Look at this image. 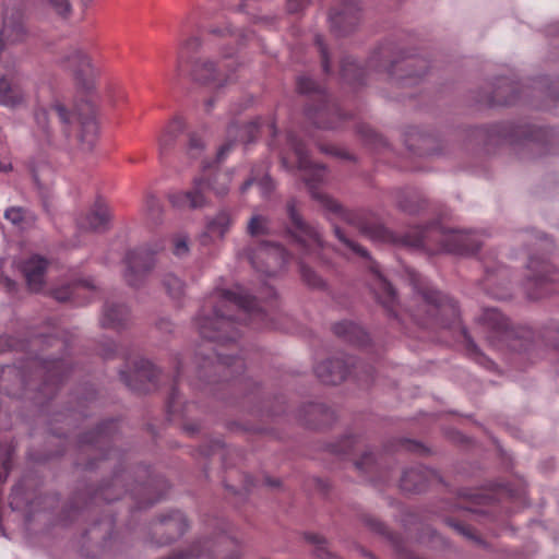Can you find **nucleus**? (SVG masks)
Listing matches in <instances>:
<instances>
[{
	"label": "nucleus",
	"mask_w": 559,
	"mask_h": 559,
	"mask_svg": "<svg viewBox=\"0 0 559 559\" xmlns=\"http://www.w3.org/2000/svg\"><path fill=\"white\" fill-rule=\"evenodd\" d=\"M235 314L253 329L271 328L267 313L255 298L237 286L235 290L218 289L206 298L195 319L200 335L219 346L236 342L240 323L235 321Z\"/></svg>",
	"instance_id": "1"
},
{
	"label": "nucleus",
	"mask_w": 559,
	"mask_h": 559,
	"mask_svg": "<svg viewBox=\"0 0 559 559\" xmlns=\"http://www.w3.org/2000/svg\"><path fill=\"white\" fill-rule=\"evenodd\" d=\"M409 281L420 305L416 310L407 309L408 317L417 325L425 329L449 330L454 336L462 338L468 355L477 362L483 364L485 356L478 350L476 344L461 324L460 311L455 301L447 295L433 289L429 283L417 272H409Z\"/></svg>",
	"instance_id": "2"
},
{
	"label": "nucleus",
	"mask_w": 559,
	"mask_h": 559,
	"mask_svg": "<svg viewBox=\"0 0 559 559\" xmlns=\"http://www.w3.org/2000/svg\"><path fill=\"white\" fill-rule=\"evenodd\" d=\"M362 233L376 241L423 249L430 254L440 252L468 254L477 251L481 245L476 233L448 230L439 223L426 227H414L399 237L382 225L364 226Z\"/></svg>",
	"instance_id": "3"
},
{
	"label": "nucleus",
	"mask_w": 559,
	"mask_h": 559,
	"mask_svg": "<svg viewBox=\"0 0 559 559\" xmlns=\"http://www.w3.org/2000/svg\"><path fill=\"white\" fill-rule=\"evenodd\" d=\"M250 32L234 28L230 23L224 26H211L209 38L204 41V50L217 51L221 59L200 57L192 61L189 75L200 85L221 88L234 81L231 66L238 48L249 41Z\"/></svg>",
	"instance_id": "4"
},
{
	"label": "nucleus",
	"mask_w": 559,
	"mask_h": 559,
	"mask_svg": "<svg viewBox=\"0 0 559 559\" xmlns=\"http://www.w3.org/2000/svg\"><path fill=\"white\" fill-rule=\"evenodd\" d=\"M479 322L487 329V338L492 346L525 354L532 361L550 349L559 348L557 323H550L538 332L526 326L510 328L508 319L493 308L484 309Z\"/></svg>",
	"instance_id": "5"
},
{
	"label": "nucleus",
	"mask_w": 559,
	"mask_h": 559,
	"mask_svg": "<svg viewBox=\"0 0 559 559\" xmlns=\"http://www.w3.org/2000/svg\"><path fill=\"white\" fill-rule=\"evenodd\" d=\"M286 140L290 154L285 152L281 153L283 166L288 170L295 168L300 170L311 197L318 201L329 214L353 224L355 222V214L344 209L336 200L318 189V185L323 182L326 178L328 171L325 167L311 163L305 143L299 140L293 131L287 132Z\"/></svg>",
	"instance_id": "6"
},
{
	"label": "nucleus",
	"mask_w": 559,
	"mask_h": 559,
	"mask_svg": "<svg viewBox=\"0 0 559 559\" xmlns=\"http://www.w3.org/2000/svg\"><path fill=\"white\" fill-rule=\"evenodd\" d=\"M53 119H58L62 132L69 136L72 131V124L75 122L80 127V141L86 148H91L98 133V124L96 121L95 110L92 106H87L86 112L74 115L66 109L59 102H52L48 108L38 106L34 111L35 127L34 136L41 144H50L53 138Z\"/></svg>",
	"instance_id": "7"
},
{
	"label": "nucleus",
	"mask_w": 559,
	"mask_h": 559,
	"mask_svg": "<svg viewBox=\"0 0 559 559\" xmlns=\"http://www.w3.org/2000/svg\"><path fill=\"white\" fill-rule=\"evenodd\" d=\"M287 213L293 225L289 231L292 246L300 253L298 265L302 281L311 287H320L323 284L321 277L307 266L304 260L320 258V252L324 249L321 235L314 227L304 222L297 212L295 200L287 203Z\"/></svg>",
	"instance_id": "8"
},
{
	"label": "nucleus",
	"mask_w": 559,
	"mask_h": 559,
	"mask_svg": "<svg viewBox=\"0 0 559 559\" xmlns=\"http://www.w3.org/2000/svg\"><path fill=\"white\" fill-rule=\"evenodd\" d=\"M297 91L314 103L306 109L307 118L322 129H336L348 119L338 104L331 102L325 90L312 79L301 75L297 79Z\"/></svg>",
	"instance_id": "9"
},
{
	"label": "nucleus",
	"mask_w": 559,
	"mask_h": 559,
	"mask_svg": "<svg viewBox=\"0 0 559 559\" xmlns=\"http://www.w3.org/2000/svg\"><path fill=\"white\" fill-rule=\"evenodd\" d=\"M230 181L229 173L216 171L211 175L204 165L202 174L193 179L190 190L173 192L168 195V200L178 210L201 209L207 204L205 191L211 190L217 197H224L229 191Z\"/></svg>",
	"instance_id": "10"
},
{
	"label": "nucleus",
	"mask_w": 559,
	"mask_h": 559,
	"mask_svg": "<svg viewBox=\"0 0 559 559\" xmlns=\"http://www.w3.org/2000/svg\"><path fill=\"white\" fill-rule=\"evenodd\" d=\"M334 234L336 238L344 245V247L353 254L361 257L368 261V267L371 272V288L377 300L383 306L386 312L390 316H393L397 319L402 324H404V319L402 314L397 311V299L396 293L392 285L386 281V278L381 274L379 266L376 261H373L368 251L359 246L356 241L348 238L346 234L338 227L334 226Z\"/></svg>",
	"instance_id": "11"
},
{
	"label": "nucleus",
	"mask_w": 559,
	"mask_h": 559,
	"mask_svg": "<svg viewBox=\"0 0 559 559\" xmlns=\"http://www.w3.org/2000/svg\"><path fill=\"white\" fill-rule=\"evenodd\" d=\"M197 376L207 383L227 381L240 373L246 368L245 359L213 349L211 355L197 356Z\"/></svg>",
	"instance_id": "12"
},
{
	"label": "nucleus",
	"mask_w": 559,
	"mask_h": 559,
	"mask_svg": "<svg viewBox=\"0 0 559 559\" xmlns=\"http://www.w3.org/2000/svg\"><path fill=\"white\" fill-rule=\"evenodd\" d=\"M390 46H382L374 51L369 60L368 69L384 70L391 78L406 82L413 76H421L426 73L427 61L419 58L404 57L401 60H388L391 57Z\"/></svg>",
	"instance_id": "13"
},
{
	"label": "nucleus",
	"mask_w": 559,
	"mask_h": 559,
	"mask_svg": "<svg viewBox=\"0 0 559 559\" xmlns=\"http://www.w3.org/2000/svg\"><path fill=\"white\" fill-rule=\"evenodd\" d=\"M314 372L321 382L336 385L353 372L359 381L372 379L373 367L357 361L353 357L328 359L316 366Z\"/></svg>",
	"instance_id": "14"
},
{
	"label": "nucleus",
	"mask_w": 559,
	"mask_h": 559,
	"mask_svg": "<svg viewBox=\"0 0 559 559\" xmlns=\"http://www.w3.org/2000/svg\"><path fill=\"white\" fill-rule=\"evenodd\" d=\"M57 61L82 82L92 80L99 74V68L90 53L88 46L83 43L62 47Z\"/></svg>",
	"instance_id": "15"
},
{
	"label": "nucleus",
	"mask_w": 559,
	"mask_h": 559,
	"mask_svg": "<svg viewBox=\"0 0 559 559\" xmlns=\"http://www.w3.org/2000/svg\"><path fill=\"white\" fill-rule=\"evenodd\" d=\"M530 274L526 281L527 295L539 299L557 292L555 283L558 272L544 257L531 255L527 263Z\"/></svg>",
	"instance_id": "16"
},
{
	"label": "nucleus",
	"mask_w": 559,
	"mask_h": 559,
	"mask_svg": "<svg viewBox=\"0 0 559 559\" xmlns=\"http://www.w3.org/2000/svg\"><path fill=\"white\" fill-rule=\"evenodd\" d=\"M248 259L254 270L273 276L289 262L290 254L277 243L263 241L249 248Z\"/></svg>",
	"instance_id": "17"
},
{
	"label": "nucleus",
	"mask_w": 559,
	"mask_h": 559,
	"mask_svg": "<svg viewBox=\"0 0 559 559\" xmlns=\"http://www.w3.org/2000/svg\"><path fill=\"white\" fill-rule=\"evenodd\" d=\"M163 248L164 245L158 242L154 247H139L126 254L124 278L128 285L138 287L144 282L148 272L154 267L155 254Z\"/></svg>",
	"instance_id": "18"
},
{
	"label": "nucleus",
	"mask_w": 559,
	"mask_h": 559,
	"mask_svg": "<svg viewBox=\"0 0 559 559\" xmlns=\"http://www.w3.org/2000/svg\"><path fill=\"white\" fill-rule=\"evenodd\" d=\"M117 429V420H106L102 423L94 431L83 435L80 442L83 447H90L92 450L99 452L97 460L111 459L117 454V450L112 448Z\"/></svg>",
	"instance_id": "19"
},
{
	"label": "nucleus",
	"mask_w": 559,
	"mask_h": 559,
	"mask_svg": "<svg viewBox=\"0 0 559 559\" xmlns=\"http://www.w3.org/2000/svg\"><path fill=\"white\" fill-rule=\"evenodd\" d=\"M37 366L44 377L39 386V393L43 396L51 397L70 370L69 364L64 358L38 357Z\"/></svg>",
	"instance_id": "20"
},
{
	"label": "nucleus",
	"mask_w": 559,
	"mask_h": 559,
	"mask_svg": "<svg viewBox=\"0 0 559 559\" xmlns=\"http://www.w3.org/2000/svg\"><path fill=\"white\" fill-rule=\"evenodd\" d=\"M360 21V9L353 1H343L329 13L331 32L343 37L354 32Z\"/></svg>",
	"instance_id": "21"
},
{
	"label": "nucleus",
	"mask_w": 559,
	"mask_h": 559,
	"mask_svg": "<svg viewBox=\"0 0 559 559\" xmlns=\"http://www.w3.org/2000/svg\"><path fill=\"white\" fill-rule=\"evenodd\" d=\"M159 371L153 364L143 358L133 362L132 374L127 371L120 372L121 380L133 391L147 392L151 388L157 386Z\"/></svg>",
	"instance_id": "22"
},
{
	"label": "nucleus",
	"mask_w": 559,
	"mask_h": 559,
	"mask_svg": "<svg viewBox=\"0 0 559 559\" xmlns=\"http://www.w3.org/2000/svg\"><path fill=\"white\" fill-rule=\"evenodd\" d=\"M261 119L249 121L245 124L233 122L227 129V141L218 148L216 153L217 163H222L231 151L236 140L245 144L254 141L260 132Z\"/></svg>",
	"instance_id": "23"
},
{
	"label": "nucleus",
	"mask_w": 559,
	"mask_h": 559,
	"mask_svg": "<svg viewBox=\"0 0 559 559\" xmlns=\"http://www.w3.org/2000/svg\"><path fill=\"white\" fill-rule=\"evenodd\" d=\"M235 219L236 215L230 209H221L213 217L207 219L205 230L201 236V242L207 245L222 240L229 233Z\"/></svg>",
	"instance_id": "24"
},
{
	"label": "nucleus",
	"mask_w": 559,
	"mask_h": 559,
	"mask_svg": "<svg viewBox=\"0 0 559 559\" xmlns=\"http://www.w3.org/2000/svg\"><path fill=\"white\" fill-rule=\"evenodd\" d=\"M95 294V287L90 281H80L70 285L61 286L52 292V296L58 301H70L76 306H82L90 301Z\"/></svg>",
	"instance_id": "25"
},
{
	"label": "nucleus",
	"mask_w": 559,
	"mask_h": 559,
	"mask_svg": "<svg viewBox=\"0 0 559 559\" xmlns=\"http://www.w3.org/2000/svg\"><path fill=\"white\" fill-rule=\"evenodd\" d=\"M110 223L108 205L100 199L96 200L92 209L78 219V227L83 230L105 231Z\"/></svg>",
	"instance_id": "26"
},
{
	"label": "nucleus",
	"mask_w": 559,
	"mask_h": 559,
	"mask_svg": "<svg viewBox=\"0 0 559 559\" xmlns=\"http://www.w3.org/2000/svg\"><path fill=\"white\" fill-rule=\"evenodd\" d=\"M47 266L48 261L37 254L29 257L21 263V271L29 290L35 293L41 290Z\"/></svg>",
	"instance_id": "27"
},
{
	"label": "nucleus",
	"mask_w": 559,
	"mask_h": 559,
	"mask_svg": "<svg viewBox=\"0 0 559 559\" xmlns=\"http://www.w3.org/2000/svg\"><path fill=\"white\" fill-rule=\"evenodd\" d=\"M185 130L186 121L181 116H175L163 129L158 138V150L163 159L175 151Z\"/></svg>",
	"instance_id": "28"
},
{
	"label": "nucleus",
	"mask_w": 559,
	"mask_h": 559,
	"mask_svg": "<svg viewBox=\"0 0 559 559\" xmlns=\"http://www.w3.org/2000/svg\"><path fill=\"white\" fill-rule=\"evenodd\" d=\"M435 474L432 471L418 465L409 469L404 471L400 487L402 490L407 492H420L433 478Z\"/></svg>",
	"instance_id": "29"
},
{
	"label": "nucleus",
	"mask_w": 559,
	"mask_h": 559,
	"mask_svg": "<svg viewBox=\"0 0 559 559\" xmlns=\"http://www.w3.org/2000/svg\"><path fill=\"white\" fill-rule=\"evenodd\" d=\"M129 310L124 305L107 301L105 304L100 323L104 328L119 330L127 325Z\"/></svg>",
	"instance_id": "30"
},
{
	"label": "nucleus",
	"mask_w": 559,
	"mask_h": 559,
	"mask_svg": "<svg viewBox=\"0 0 559 559\" xmlns=\"http://www.w3.org/2000/svg\"><path fill=\"white\" fill-rule=\"evenodd\" d=\"M334 334L356 346H365L369 342V335L356 323L349 321L337 322L333 326Z\"/></svg>",
	"instance_id": "31"
},
{
	"label": "nucleus",
	"mask_w": 559,
	"mask_h": 559,
	"mask_svg": "<svg viewBox=\"0 0 559 559\" xmlns=\"http://www.w3.org/2000/svg\"><path fill=\"white\" fill-rule=\"evenodd\" d=\"M521 134L520 142L525 145L537 144L543 147V153H551L548 147L551 143V131L546 128H539L534 126L522 127L521 130L516 131V135Z\"/></svg>",
	"instance_id": "32"
},
{
	"label": "nucleus",
	"mask_w": 559,
	"mask_h": 559,
	"mask_svg": "<svg viewBox=\"0 0 559 559\" xmlns=\"http://www.w3.org/2000/svg\"><path fill=\"white\" fill-rule=\"evenodd\" d=\"M261 2L262 0H225L223 5L227 11L250 15V21L254 24L273 22V19L261 17L254 13Z\"/></svg>",
	"instance_id": "33"
},
{
	"label": "nucleus",
	"mask_w": 559,
	"mask_h": 559,
	"mask_svg": "<svg viewBox=\"0 0 559 559\" xmlns=\"http://www.w3.org/2000/svg\"><path fill=\"white\" fill-rule=\"evenodd\" d=\"M340 75L348 84L362 85L366 83L367 69L359 67L352 57L346 56L341 61Z\"/></svg>",
	"instance_id": "34"
},
{
	"label": "nucleus",
	"mask_w": 559,
	"mask_h": 559,
	"mask_svg": "<svg viewBox=\"0 0 559 559\" xmlns=\"http://www.w3.org/2000/svg\"><path fill=\"white\" fill-rule=\"evenodd\" d=\"M15 451L13 442L0 443V485L7 480L11 469L12 455Z\"/></svg>",
	"instance_id": "35"
},
{
	"label": "nucleus",
	"mask_w": 559,
	"mask_h": 559,
	"mask_svg": "<svg viewBox=\"0 0 559 559\" xmlns=\"http://www.w3.org/2000/svg\"><path fill=\"white\" fill-rule=\"evenodd\" d=\"M160 526L164 531H175L176 536H180L186 532L188 524L183 514L179 511H175L169 516L162 520Z\"/></svg>",
	"instance_id": "36"
},
{
	"label": "nucleus",
	"mask_w": 559,
	"mask_h": 559,
	"mask_svg": "<svg viewBox=\"0 0 559 559\" xmlns=\"http://www.w3.org/2000/svg\"><path fill=\"white\" fill-rule=\"evenodd\" d=\"M485 272H486V277H485L484 285H485L486 289L488 290V294L491 295L493 298H497V299H506V298H508L509 297L508 293L496 292L491 287L492 284L495 283L496 277H498L499 275L504 274L506 270L503 267H501V266L495 267V266H489V265L485 264Z\"/></svg>",
	"instance_id": "37"
},
{
	"label": "nucleus",
	"mask_w": 559,
	"mask_h": 559,
	"mask_svg": "<svg viewBox=\"0 0 559 559\" xmlns=\"http://www.w3.org/2000/svg\"><path fill=\"white\" fill-rule=\"evenodd\" d=\"M253 183L259 186L262 195L269 194L274 188L273 181L267 174L260 176L255 174V170H252L250 178L242 183L241 192H246Z\"/></svg>",
	"instance_id": "38"
},
{
	"label": "nucleus",
	"mask_w": 559,
	"mask_h": 559,
	"mask_svg": "<svg viewBox=\"0 0 559 559\" xmlns=\"http://www.w3.org/2000/svg\"><path fill=\"white\" fill-rule=\"evenodd\" d=\"M200 46H201V40L199 37H195V36H191V37L185 39L180 44V48H179V51L177 55V63H176L177 75H180V73H181V68L183 66L185 58H186L185 55L190 51H195L197 49L200 48Z\"/></svg>",
	"instance_id": "39"
},
{
	"label": "nucleus",
	"mask_w": 559,
	"mask_h": 559,
	"mask_svg": "<svg viewBox=\"0 0 559 559\" xmlns=\"http://www.w3.org/2000/svg\"><path fill=\"white\" fill-rule=\"evenodd\" d=\"M185 150H186V154L191 159L200 158L202 156L203 151H204L203 140L195 132L189 133L188 134V141H187V144L185 146Z\"/></svg>",
	"instance_id": "40"
},
{
	"label": "nucleus",
	"mask_w": 559,
	"mask_h": 559,
	"mask_svg": "<svg viewBox=\"0 0 559 559\" xmlns=\"http://www.w3.org/2000/svg\"><path fill=\"white\" fill-rule=\"evenodd\" d=\"M305 538L312 545L316 546V556L319 559H333V555L329 551L326 540L313 533L306 534Z\"/></svg>",
	"instance_id": "41"
},
{
	"label": "nucleus",
	"mask_w": 559,
	"mask_h": 559,
	"mask_svg": "<svg viewBox=\"0 0 559 559\" xmlns=\"http://www.w3.org/2000/svg\"><path fill=\"white\" fill-rule=\"evenodd\" d=\"M360 438L356 436H347L336 445H334L333 451L338 454L352 455L356 451V449L360 445Z\"/></svg>",
	"instance_id": "42"
},
{
	"label": "nucleus",
	"mask_w": 559,
	"mask_h": 559,
	"mask_svg": "<svg viewBox=\"0 0 559 559\" xmlns=\"http://www.w3.org/2000/svg\"><path fill=\"white\" fill-rule=\"evenodd\" d=\"M183 374V365L181 361H178L176 376L174 379V385L171 386V391L167 401V412L170 416H174L177 413V389L176 385L180 380V377Z\"/></svg>",
	"instance_id": "43"
},
{
	"label": "nucleus",
	"mask_w": 559,
	"mask_h": 559,
	"mask_svg": "<svg viewBox=\"0 0 559 559\" xmlns=\"http://www.w3.org/2000/svg\"><path fill=\"white\" fill-rule=\"evenodd\" d=\"M248 233L253 237L267 234V219L262 215H253L248 224Z\"/></svg>",
	"instance_id": "44"
},
{
	"label": "nucleus",
	"mask_w": 559,
	"mask_h": 559,
	"mask_svg": "<svg viewBox=\"0 0 559 559\" xmlns=\"http://www.w3.org/2000/svg\"><path fill=\"white\" fill-rule=\"evenodd\" d=\"M164 286L171 298H179L183 293V283L173 274L165 277Z\"/></svg>",
	"instance_id": "45"
},
{
	"label": "nucleus",
	"mask_w": 559,
	"mask_h": 559,
	"mask_svg": "<svg viewBox=\"0 0 559 559\" xmlns=\"http://www.w3.org/2000/svg\"><path fill=\"white\" fill-rule=\"evenodd\" d=\"M145 210L150 219H159L163 212L159 199L154 195H148L145 200Z\"/></svg>",
	"instance_id": "46"
},
{
	"label": "nucleus",
	"mask_w": 559,
	"mask_h": 559,
	"mask_svg": "<svg viewBox=\"0 0 559 559\" xmlns=\"http://www.w3.org/2000/svg\"><path fill=\"white\" fill-rule=\"evenodd\" d=\"M26 211L21 206L8 207L4 212V218L15 226H20L25 219Z\"/></svg>",
	"instance_id": "47"
},
{
	"label": "nucleus",
	"mask_w": 559,
	"mask_h": 559,
	"mask_svg": "<svg viewBox=\"0 0 559 559\" xmlns=\"http://www.w3.org/2000/svg\"><path fill=\"white\" fill-rule=\"evenodd\" d=\"M377 465L374 454L365 452L359 460L355 461V466L359 472L368 473Z\"/></svg>",
	"instance_id": "48"
},
{
	"label": "nucleus",
	"mask_w": 559,
	"mask_h": 559,
	"mask_svg": "<svg viewBox=\"0 0 559 559\" xmlns=\"http://www.w3.org/2000/svg\"><path fill=\"white\" fill-rule=\"evenodd\" d=\"M314 41H316V45L318 47V50H319V53H320V57H321V62H322V68H323V71L329 74L330 71H331V62H330V57H329V52H328V49H326V46L323 41V37L321 35H317L316 38H314Z\"/></svg>",
	"instance_id": "49"
},
{
	"label": "nucleus",
	"mask_w": 559,
	"mask_h": 559,
	"mask_svg": "<svg viewBox=\"0 0 559 559\" xmlns=\"http://www.w3.org/2000/svg\"><path fill=\"white\" fill-rule=\"evenodd\" d=\"M173 252L177 257H183L189 252L188 237L186 235H176L173 239Z\"/></svg>",
	"instance_id": "50"
},
{
	"label": "nucleus",
	"mask_w": 559,
	"mask_h": 559,
	"mask_svg": "<svg viewBox=\"0 0 559 559\" xmlns=\"http://www.w3.org/2000/svg\"><path fill=\"white\" fill-rule=\"evenodd\" d=\"M447 523L453 527L459 534L465 536L468 539H476V532L475 530L462 522H455L451 519L447 521Z\"/></svg>",
	"instance_id": "51"
},
{
	"label": "nucleus",
	"mask_w": 559,
	"mask_h": 559,
	"mask_svg": "<svg viewBox=\"0 0 559 559\" xmlns=\"http://www.w3.org/2000/svg\"><path fill=\"white\" fill-rule=\"evenodd\" d=\"M501 88L502 87H499L498 91L495 93L493 102L499 105H506V106L515 104L518 100V95L515 94L516 87L512 84L507 85L506 88L508 91H511V94L509 96L504 97L503 99L500 97Z\"/></svg>",
	"instance_id": "52"
},
{
	"label": "nucleus",
	"mask_w": 559,
	"mask_h": 559,
	"mask_svg": "<svg viewBox=\"0 0 559 559\" xmlns=\"http://www.w3.org/2000/svg\"><path fill=\"white\" fill-rule=\"evenodd\" d=\"M118 481H119V476L116 475L111 485L102 487L99 490H97L95 492L94 499L95 500L103 499L107 502H111L115 499H117V497H112L109 492H110L111 488L117 485Z\"/></svg>",
	"instance_id": "53"
},
{
	"label": "nucleus",
	"mask_w": 559,
	"mask_h": 559,
	"mask_svg": "<svg viewBox=\"0 0 559 559\" xmlns=\"http://www.w3.org/2000/svg\"><path fill=\"white\" fill-rule=\"evenodd\" d=\"M55 11L62 15L68 16L71 13V4L69 0H48Z\"/></svg>",
	"instance_id": "54"
},
{
	"label": "nucleus",
	"mask_w": 559,
	"mask_h": 559,
	"mask_svg": "<svg viewBox=\"0 0 559 559\" xmlns=\"http://www.w3.org/2000/svg\"><path fill=\"white\" fill-rule=\"evenodd\" d=\"M309 4V0H286L287 10L290 13H299Z\"/></svg>",
	"instance_id": "55"
},
{
	"label": "nucleus",
	"mask_w": 559,
	"mask_h": 559,
	"mask_svg": "<svg viewBox=\"0 0 559 559\" xmlns=\"http://www.w3.org/2000/svg\"><path fill=\"white\" fill-rule=\"evenodd\" d=\"M401 447L407 451H413V452H425L426 449L424 445H421L420 443L418 442H415V441H412V440H403L401 442Z\"/></svg>",
	"instance_id": "56"
},
{
	"label": "nucleus",
	"mask_w": 559,
	"mask_h": 559,
	"mask_svg": "<svg viewBox=\"0 0 559 559\" xmlns=\"http://www.w3.org/2000/svg\"><path fill=\"white\" fill-rule=\"evenodd\" d=\"M361 135L368 141H377L379 135L368 126H361L359 128Z\"/></svg>",
	"instance_id": "57"
},
{
	"label": "nucleus",
	"mask_w": 559,
	"mask_h": 559,
	"mask_svg": "<svg viewBox=\"0 0 559 559\" xmlns=\"http://www.w3.org/2000/svg\"><path fill=\"white\" fill-rule=\"evenodd\" d=\"M368 525L372 531H374L379 534H386L385 525L376 519H370L368 521Z\"/></svg>",
	"instance_id": "58"
},
{
	"label": "nucleus",
	"mask_w": 559,
	"mask_h": 559,
	"mask_svg": "<svg viewBox=\"0 0 559 559\" xmlns=\"http://www.w3.org/2000/svg\"><path fill=\"white\" fill-rule=\"evenodd\" d=\"M401 207L403 209V211L412 213V214L416 213L423 209L421 204L412 205L407 201H402Z\"/></svg>",
	"instance_id": "59"
},
{
	"label": "nucleus",
	"mask_w": 559,
	"mask_h": 559,
	"mask_svg": "<svg viewBox=\"0 0 559 559\" xmlns=\"http://www.w3.org/2000/svg\"><path fill=\"white\" fill-rule=\"evenodd\" d=\"M45 343H47L48 346L56 347V348H64V346H66L63 341H61L58 337H51V336L47 337L45 340Z\"/></svg>",
	"instance_id": "60"
},
{
	"label": "nucleus",
	"mask_w": 559,
	"mask_h": 559,
	"mask_svg": "<svg viewBox=\"0 0 559 559\" xmlns=\"http://www.w3.org/2000/svg\"><path fill=\"white\" fill-rule=\"evenodd\" d=\"M310 412L313 414L320 413V414L328 415L329 409L322 404H312V405H310Z\"/></svg>",
	"instance_id": "61"
},
{
	"label": "nucleus",
	"mask_w": 559,
	"mask_h": 559,
	"mask_svg": "<svg viewBox=\"0 0 559 559\" xmlns=\"http://www.w3.org/2000/svg\"><path fill=\"white\" fill-rule=\"evenodd\" d=\"M185 430L189 435H193V433H195L199 430V426L195 425V424H187V425H185Z\"/></svg>",
	"instance_id": "62"
},
{
	"label": "nucleus",
	"mask_w": 559,
	"mask_h": 559,
	"mask_svg": "<svg viewBox=\"0 0 559 559\" xmlns=\"http://www.w3.org/2000/svg\"><path fill=\"white\" fill-rule=\"evenodd\" d=\"M12 170V164L10 162H0V173H9Z\"/></svg>",
	"instance_id": "63"
},
{
	"label": "nucleus",
	"mask_w": 559,
	"mask_h": 559,
	"mask_svg": "<svg viewBox=\"0 0 559 559\" xmlns=\"http://www.w3.org/2000/svg\"><path fill=\"white\" fill-rule=\"evenodd\" d=\"M160 499H162V495H158L157 497L150 499L147 502H139V507L152 506Z\"/></svg>",
	"instance_id": "64"
}]
</instances>
